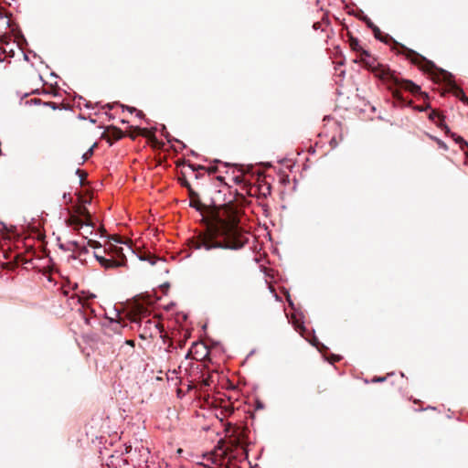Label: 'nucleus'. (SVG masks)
Masks as SVG:
<instances>
[{"label": "nucleus", "instance_id": "obj_1", "mask_svg": "<svg viewBox=\"0 0 468 468\" xmlns=\"http://www.w3.org/2000/svg\"><path fill=\"white\" fill-rule=\"evenodd\" d=\"M188 195L190 206L201 212L206 221L205 230L188 240L191 248L211 250H239L244 247L248 239L239 227L238 210L233 204L205 205L197 192L195 196Z\"/></svg>", "mask_w": 468, "mask_h": 468}, {"label": "nucleus", "instance_id": "obj_2", "mask_svg": "<svg viewBox=\"0 0 468 468\" xmlns=\"http://www.w3.org/2000/svg\"><path fill=\"white\" fill-rule=\"evenodd\" d=\"M358 56V61L361 62L364 67L369 69L377 78L389 85L388 88L392 90V94L395 99L403 101L400 90H409L412 94H422L420 86L416 85L411 80L399 78L388 67L378 62L376 58L367 50H362V55ZM356 62H357V60H356Z\"/></svg>", "mask_w": 468, "mask_h": 468}, {"label": "nucleus", "instance_id": "obj_3", "mask_svg": "<svg viewBox=\"0 0 468 468\" xmlns=\"http://www.w3.org/2000/svg\"><path fill=\"white\" fill-rule=\"evenodd\" d=\"M372 31L374 37L377 39L386 44L393 43L394 48H399V53L403 54L408 59L411 61L412 64L418 66L420 69H421L424 73L428 74L435 83L438 82V69L434 62L427 59L426 58L417 53L416 51L410 49L407 47L398 43L389 35H383L378 27L375 26L372 28Z\"/></svg>", "mask_w": 468, "mask_h": 468}, {"label": "nucleus", "instance_id": "obj_4", "mask_svg": "<svg viewBox=\"0 0 468 468\" xmlns=\"http://www.w3.org/2000/svg\"><path fill=\"white\" fill-rule=\"evenodd\" d=\"M147 311H141L138 314H134L133 322L139 323L141 331V337L146 339L147 337H154L163 332V326L156 318H147Z\"/></svg>", "mask_w": 468, "mask_h": 468}, {"label": "nucleus", "instance_id": "obj_5", "mask_svg": "<svg viewBox=\"0 0 468 468\" xmlns=\"http://www.w3.org/2000/svg\"><path fill=\"white\" fill-rule=\"evenodd\" d=\"M109 250H111L112 253L111 258H105L95 253L97 261L104 269H116L119 267H125L127 265V259L123 254L122 247L111 245Z\"/></svg>", "mask_w": 468, "mask_h": 468}, {"label": "nucleus", "instance_id": "obj_6", "mask_svg": "<svg viewBox=\"0 0 468 468\" xmlns=\"http://www.w3.org/2000/svg\"><path fill=\"white\" fill-rule=\"evenodd\" d=\"M441 96L444 92H452L456 98H459L468 105V98L465 96L463 89H461L453 80V76L441 68Z\"/></svg>", "mask_w": 468, "mask_h": 468}, {"label": "nucleus", "instance_id": "obj_7", "mask_svg": "<svg viewBox=\"0 0 468 468\" xmlns=\"http://www.w3.org/2000/svg\"><path fill=\"white\" fill-rule=\"evenodd\" d=\"M94 298H95V295L93 293L86 294L84 292H82L81 295H80V294L71 295L68 300V303L70 308H74L78 305H80L82 308H88L89 307L88 302Z\"/></svg>", "mask_w": 468, "mask_h": 468}, {"label": "nucleus", "instance_id": "obj_8", "mask_svg": "<svg viewBox=\"0 0 468 468\" xmlns=\"http://www.w3.org/2000/svg\"><path fill=\"white\" fill-rule=\"evenodd\" d=\"M441 131H443L447 135L451 134V136L454 139V141L460 144L461 149L464 152L466 156L468 157V143L464 141V139L455 133H452L449 127L444 123V117L441 113Z\"/></svg>", "mask_w": 468, "mask_h": 468}, {"label": "nucleus", "instance_id": "obj_9", "mask_svg": "<svg viewBox=\"0 0 468 468\" xmlns=\"http://www.w3.org/2000/svg\"><path fill=\"white\" fill-rule=\"evenodd\" d=\"M74 213L78 215L80 218H84L83 220L86 226H92L90 214L85 206L79 205L75 207Z\"/></svg>", "mask_w": 468, "mask_h": 468}, {"label": "nucleus", "instance_id": "obj_10", "mask_svg": "<svg viewBox=\"0 0 468 468\" xmlns=\"http://www.w3.org/2000/svg\"><path fill=\"white\" fill-rule=\"evenodd\" d=\"M67 224L72 227L74 229H80L85 225L83 218H80L75 213H71L69 218L66 220Z\"/></svg>", "mask_w": 468, "mask_h": 468}, {"label": "nucleus", "instance_id": "obj_11", "mask_svg": "<svg viewBox=\"0 0 468 468\" xmlns=\"http://www.w3.org/2000/svg\"><path fill=\"white\" fill-rule=\"evenodd\" d=\"M348 43L352 50L357 52L359 55H362V50L365 49L361 47L360 42L356 37L349 36Z\"/></svg>", "mask_w": 468, "mask_h": 468}, {"label": "nucleus", "instance_id": "obj_12", "mask_svg": "<svg viewBox=\"0 0 468 468\" xmlns=\"http://www.w3.org/2000/svg\"><path fill=\"white\" fill-rule=\"evenodd\" d=\"M123 137V133L118 128H113L108 136V141L112 144L113 141H118Z\"/></svg>", "mask_w": 468, "mask_h": 468}, {"label": "nucleus", "instance_id": "obj_13", "mask_svg": "<svg viewBox=\"0 0 468 468\" xmlns=\"http://www.w3.org/2000/svg\"><path fill=\"white\" fill-rule=\"evenodd\" d=\"M178 181L180 182L182 186H184L187 189L188 194H190L192 196L196 195V191L193 190V188L191 187V185L189 184V182L187 181V179L186 178L184 174H182V176L178 177Z\"/></svg>", "mask_w": 468, "mask_h": 468}, {"label": "nucleus", "instance_id": "obj_14", "mask_svg": "<svg viewBox=\"0 0 468 468\" xmlns=\"http://www.w3.org/2000/svg\"><path fill=\"white\" fill-rule=\"evenodd\" d=\"M215 275L221 278L224 275L223 267L220 264H216L214 268Z\"/></svg>", "mask_w": 468, "mask_h": 468}, {"label": "nucleus", "instance_id": "obj_15", "mask_svg": "<svg viewBox=\"0 0 468 468\" xmlns=\"http://www.w3.org/2000/svg\"><path fill=\"white\" fill-rule=\"evenodd\" d=\"M69 246L73 247V250H80V253L87 252V249L85 247H81L77 241H72L69 243Z\"/></svg>", "mask_w": 468, "mask_h": 468}, {"label": "nucleus", "instance_id": "obj_16", "mask_svg": "<svg viewBox=\"0 0 468 468\" xmlns=\"http://www.w3.org/2000/svg\"><path fill=\"white\" fill-rule=\"evenodd\" d=\"M436 118L439 120V112L437 110H433L430 114V119H431L436 125H439V121H436Z\"/></svg>", "mask_w": 468, "mask_h": 468}, {"label": "nucleus", "instance_id": "obj_17", "mask_svg": "<svg viewBox=\"0 0 468 468\" xmlns=\"http://www.w3.org/2000/svg\"><path fill=\"white\" fill-rule=\"evenodd\" d=\"M189 166L191 167V169H192L194 172H197V173H196V175H195L196 178H199V177L202 176V175L198 172V170H199V169H201V170H204V169H205V167H204V166H198V167H196V166H195V165H190Z\"/></svg>", "mask_w": 468, "mask_h": 468}, {"label": "nucleus", "instance_id": "obj_18", "mask_svg": "<svg viewBox=\"0 0 468 468\" xmlns=\"http://www.w3.org/2000/svg\"><path fill=\"white\" fill-rule=\"evenodd\" d=\"M271 186L270 185H265L263 186H261V192H262V195L264 197H266L267 195H271Z\"/></svg>", "mask_w": 468, "mask_h": 468}, {"label": "nucleus", "instance_id": "obj_19", "mask_svg": "<svg viewBox=\"0 0 468 468\" xmlns=\"http://www.w3.org/2000/svg\"><path fill=\"white\" fill-rule=\"evenodd\" d=\"M96 144H94L91 148H90L84 154H83V159L84 161L88 160L93 154V147L95 146Z\"/></svg>", "mask_w": 468, "mask_h": 468}, {"label": "nucleus", "instance_id": "obj_20", "mask_svg": "<svg viewBox=\"0 0 468 468\" xmlns=\"http://www.w3.org/2000/svg\"><path fill=\"white\" fill-rule=\"evenodd\" d=\"M363 20L366 22L367 26L371 29L376 26L367 16H364Z\"/></svg>", "mask_w": 468, "mask_h": 468}, {"label": "nucleus", "instance_id": "obj_21", "mask_svg": "<svg viewBox=\"0 0 468 468\" xmlns=\"http://www.w3.org/2000/svg\"><path fill=\"white\" fill-rule=\"evenodd\" d=\"M88 245L90 247H92V248H99L101 247V244L100 242L96 241V240H92V239H89L88 240Z\"/></svg>", "mask_w": 468, "mask_h": 468}, {"label": "nucleus", "instance_id": "obj_22", "mask_svg": "<svg viewBox=\"0 0 468 468\" xmlns=\"http://www.w3.org/2000/svg\"><path fill=\"white\" fill-rule=\"evenodd\" d=\"M136 131L138 132L139 134H141L143 136H148L149 132L147 129H141V128L137 127Z\"/></svg>", "mask_w": 468, "mask_h": 468}, {"label": "nucleus", "instance_id": "obj_23", "mask_svg": "<svg viewBox=\"0 0 468 468\" xmlns=\"http://www.w3.org/2000/svg\"><path fill=\"white\" fill-rule=\"evenodd\" d=\"M127 109L132 112H137V116L142 118L144 114L142 111H137L135 108H132V107H127Z\"/></svg>", "mask_w": 468, "mask_h": 468}, {"label": "nucleus", "instance_id": "obj_24", "mask_svg": "<svg viewBox=\"0 0 468 468\" xmlns=\"http://www.w3.org/2000/svg\"><path fill=\"white\" fill-rule=\"evenodd\" d=\"M218 168L217 166H210L207 168L208 174H215L217 172Z\"/></svg>", "mask_w": 468, "mask_h": 468}, {"label": "nucleus", "instance_id": "obj_25", "mask_svg": "<svg viewBox=\"0 0 468 468\" xmlns=\"http://www.w3.org/2000/svg\"><path fill=\"white\" fill-rule=\"evenodd\" d=\"M143 260H148L152 265L155 263V260L151 258L150 256L148 258H142Z\"/></svg>", "mask_w": 468, "mask_h": 468}, {"label": "nucleus", "instance_id": "obj_26", "mask_svg": "<svg viewBox=\"0 0 468 468\" xmlns=\"http://www.w3.org/2000/svg\"><path fill=\"white\" fill-rule=\"evenodd\" d=\"M47 105L48 106H51L52 109L56 110L57 109V106H56V103L55 102H48Z\"/></svg>", "mask_w": 468, "mask_h": 468}, {"label": "nucleus", "instance_id": "obj_27", "mask_svg": "<svg viewBox=\"0 0 468 468\" xmlns=\"http://www.w3.org/2000/svg\"><path fill=\"white\" fill-rule=\"evenodd\" d=\"M127 344L131 345V346H133L134 345V342L133 340H127L126 341Z\"/></svg>", "mask_w": 468, "mask_h": 468}, {"label": "nucleus", "instance_id": "obj_28", "mask_svg": "<svg viewBox=\"0 0 468 468\" xmlns=\"http://www.w3.org/2000/svg\"><path fill=\"white\" fill-rule=\"evenodd\" d=\"M440 145H441V148H444V149L447 148L446 145L444 144V143H442L441 141L440 143Z\"/></svg>", "mask_w": 468, "mask_h": 468}, {"label": "nucleus", "instance_id": "obj_29", "mask_svg": "<svg viewBox=\"0 0 468 468\" xmlns=\"http://www.w3.org/2000/svg\"><path fill=\"white\" fill-rule=\"evenodd\" d=\"M114 241H116L117 243H120V239L119 238H113Z\"/></svg>", "mask_w": 468, "mask_h": 468}, {"label": "nucleus", "instance_id": "obj_30", "mask_svg": "<svg viewBox=\"0 0 468 468\" xmlns=\"http://www.w3.org/2000/svg\"><path fill=\"white\" fill-rule=\"evenodd\" d=\"M385 378H378L377 381H383Z\"/></svg>", "mask_w": 468, "mask_h": 468}]
</instances>
